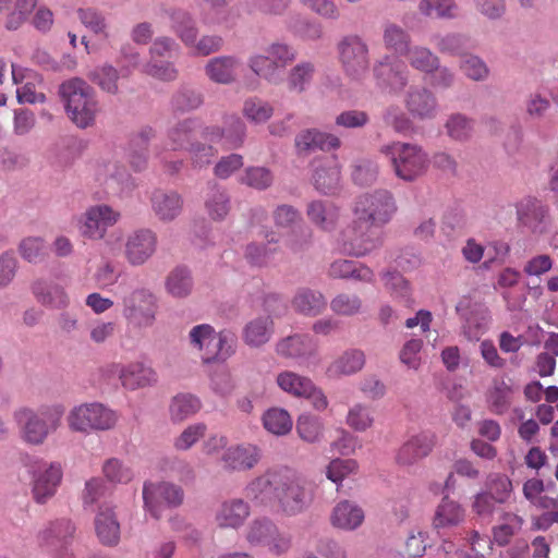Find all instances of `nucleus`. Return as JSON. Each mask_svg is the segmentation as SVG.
<instances>
[{"label":"nucleus","mask_w":558,"mask_h":558,"mask_svg":"<svg viewBox=\"0 0 558 558\" xmlns=\"http://www.w3.org/2000/svg\"><path fill=\"white\" fill-rule=\"evenodd\" d=\"M98 180L111 190H118L130 181L126 169L117 162H108L98 169Z\"/></svg>","instance_id":"obj_41"},{"label":"nucleus","mask_w":558,"mask_h":558,"mask_svg":"<svg viewBox=\"0 0 558 558\" xmlns=\"http://www.w3.org/2000/svg\"><path fill=\"white\" fill-rule=\"evenodd\" d=\"M384 43L388 49L402 52L408 46L409 36L402 27L388 24L384 31Z\"/></svg>","instance_id":"obj_57"},{"label":"nucleus","mask_w":558,"mask_h":558,"mask_svg":"<svg viewBox=\"0 0 558 558\" xmlns=\"http://www.w3.org/2000/svg\"><path fill=\"white\" fill-rule=\"evenodd\" d=\"M170 20L171 28L185 45L190 46L195 43L197 31L186 12L175 11L170 15Z\"/></svg>","instance_id":"obj_46"},{"label":"nucleus","mask_w":558,"mask_h":558,"mask_svg":"<svg viewBox=\"0 0 558 558\" xmlns=\"http://www.w3.org/2000/svg\"><path fill=\"white\" fill-rule=\"evenodd\" d=\"M157 234L147 228L131 232L124 244V257L134 267L145 265L157 252Z\"/></svg>","instance_id":"obj_11"},{"label":"nucleus","mask_w":558,"mask_h":558,"mask_svg":"<svg viewBox=\"0 0 558 558\" xmlns=\"http://www.w3.org/2000/svg\"><path fill=\"white\" fill-rule=\"evenodd\" d=\"M435 445V436L430 432L412 435L399 449L397 459L402 465H411L427 457Z\"/></svg>","instance_id":"obj_17"},{"label":"nucleus","mask_w":558,"mask_h":558,"mask_svg":"<svg viewBox=\"0 0 558 558\" xmlns=\"http://www.w3.org/2000/svg\"><path fill=\"white\" fill-rule=\"evenodd\" d=\"M315 350V342L307 336L288 337L276 345L277 353L287 359H306L313 355Z\"/></svg>","instance_id":"obj_27"},{"label":"nucleus","mask_w":558,"mask_h":558,"mask_svg":"<svg viewBox=\"0 0 558 558\" xmlns=\"http://www.w3.org/2000/svg\"><path fill=\"white\" fill-rule=\"evenodd\" d=\"M266 53H268L274 65H277V71H281L296 58L295 49L280 41L270 44L266 48Z\"/></svg>","instance_id":"obj_53"},{"label":"nucleus","mask_w":558,"mask_h":558,"mask_svg":"<svg viewBox=\"0 0 558 558\" xmlns=\"http://www.w3.org/2000/svg\"><path fill=\"white\" fill-rule=\"evenodd\" d=\"M418 10L425 16L451 17L456 14L457 7L452 0H422Z\"/></svg>","instance_id":"obj_51"},{"label":"nucleus","mask_w":558,"mask_h":558,"mask_svg":"<svg viewBox=\"0 0 558 558\" xmlns=\"http://www.w3.org/2000/svg\"><path fill=\"white\" fill-rule=\"evenodd\" d=\"M80 22L95 35L109 37V26L106 17L98 11L86 8L77 11Z\"/></svg>","instance_id":"obj_48"},{"label":"nucleus","mask_w":558,"mask_h":558,"mask_svg":"<svg viewBox=\"0 0 558 558\" xmlns=\"http://www.w3.org/2000/svg\"><path fill=\"white\" fill-rule=\"evenodd\" d=\"M313 380L291 371L280 372L276 376V384L283 392L294 397L303 398Z\"/></svg>","instance_id":"obj_36"},{"label":"nucleus","mask_w":558,"mask_h":558,"mask_svg":"<svg viewBox=\"0 0 558 558\" xmlns=\"http://www.w3.org/2000/svg\"><path fill=\"white\" fill-rule=\"evenodd\" d=\"M395 210V202L386 191L366 194L357 201L356 219L344 233L353 254L364 255L376 247L379 243L377 227L388 222Z\"/></svg>","instance_id":"obj_2"},{"label":"nucleus","mask_w":558,"mask_h":558,"mask_svg":"<svg viewBox=\"0 0 558 558\" xmlns=\"http://www.w3.org/2000/svg\"><path fill=\"white\" fill-rule=\"evenodd\" d=\"M465 518L466 510L464 506L460 501L445 496L435 509L433 526L436 530L453 529L462 524Z\"/></svg>","instance_id":"obj_22"},{"label":"nucleus","mask_w":558,"mask_h":558,"mask_svg":"<svg viewBox=\"0 0 558 558\" xmlns=\"http://www.w3.org/2000/svg\"><path fill=\"white\" fill-rule=\"evenodd\" d=\"M206 432L207 426L204 423L191 424L174 439L173 446L179 451L189 450L206 435Z\"/></svg>","instance_id":"obj_49"},{"label":"nucleus","mask_w":558,"mask_h":558,"mask_svg":"<svg viewBox=\"0 0 558 558\" xmlns=\"http://www.w3.org/2000/svg\"><path fill=\"white\" fill-rule=\"evenodd\" d=\"M94 524L96 535L102 544L114 545L118 543L120 538V524L111 507L107 505L100 506Z\"/></svg>","instance_id":"obj_23"},{"label":"nucleus","mask_w":558,"mask_h":558,"mask_svg":"<svg viewBox=\"0 0 558 558\" xmlns=\"http://www.w3.org/2000/svg\"><path fill=\"white\" fill-rule=\"evenodd\" d=\"M247 64L254 74L269 83L278 84L282 80L281 71H277V65H274L266 52L251 56Z\"/></svg>","instance_id":"obj_37"},{"label":"nucleus","mask_w":558,"mask_h":558,"mask_svg":"<svg viewBox=\"0 0 558 558\" xmlns=\"http://www.w3.org/2000/svg\"><path fill=\"white\" fill-rule=\"evenodd\" d=\"M121 213L110 205L97 204L89 206L77 219V230L87 240L104 239L108 228L117 225Z\"/></svg>","instance_id":"obj_8"},{"label":"nucleus","mask_w":558,"mask_h":558,"mask_svg":"<svg viewBox=\"0 0 558 558\" xmlns=\"http://www.w3.org/2000/svg\"><path fill=\"white\" fill-rule=\"evenodd\" d=\"M202 408L201 400L191 393H178L171 398L168 413L173 423H182L195 415Z\"/></svg>","instance_id":"obj_29"},{"label":"nucleus","mask_w":558,"mask_h":558,"mask_svg":"<svg viewBox=\"0 0 558 558\" xmlns=\"http://www.w3.org/2000/svg\"><path fill=\"white\" fill-rule=\"evenodd\" d=\"M340 60L348 73L356 75L367 66V47L357 37L344 38L339 44Z\"/></svg>","instance_id":"obj_19"},{"label":"nucleus","mask_w":558,"mask_h":558,"mask_svg":"<svg viewBox=\"0 0 558 558\" xmlns=\"http://www.w3.org/2000/svg\"><path fill=\"white\" fill-rule=\"evenodd\" d=\"M314 72L315 66L312 62L303 61L298 63L288 73V87L293 92H303L310 84Z\"/></svg>","instance_id":"obj_45"},{"label":"nucleus","mask_w":558,"mask_h":558,"mask_svg":"<svg viewBox=\"0 0 558 558\" xmlns=\"http://www.w3.org/2000/svg\"><path fill=\"white\" fill-rule=\"evenodd\" d=\"M305 7L324 19L336 20L340 10L335 0H300Z\"/></svg>","instance_id":"obj_61"},{"label":"nucleus","mask_w":558,"mask_h":558,"mask_svg":"<svg viewBox=\"0 0 558 558\" xmlns=\"http://www.w3.org/2000/svg\"><path fill=\"white\" fill-rule=\"evenodd\" d=\"M163 289L168 296L174 300H185L194 289L191 271L185 267L173 268L165 278Z\"/></svg>","instance_id":"obj_24"},{"label":"nucleus","mask_w":558,"mask_h":558,"mask_svg":"<svg viewBox=\"0 0 558 558\" xmlns=\"http://www.w3.org/2000/svg\"><path fill=\"white\" fill-rule=\"evenodd\" d=\"M32 493L36 502L45 504L57 492L62 480L58 462L38 461L31 469Z\"/></svg>","instance_id":"obj_9"},{"label":"nucleus","mask_w":558,"mask_h":558,"mask_svg":"<svg viewBox=\"0 0 558 558\" xmlns=\"http://www.w3.org/2000/svg\"><path fill=\"white\" fill-rule=\"evenodd\" d=\"M407 107L420 118H430L437 110L435 97L424 88H415L408 94Z\"/></svg>","instance_id":"obj_30"},{"label":"nucleus","mask_w":558,"mask_h":558,"mask_svg":"<svg viewBox=\"0 0 558 558\" xmlns=\"http://www.w3.org/2000/svg\"><path fill=\"white\" fill-rule=\"evenodd\" d=\"M251 515L250 505L241 498L225 500L215 513V522L221 529L238 530Z\"/></svg>","instance_id":"obj_15"},{"label":"nucleus","mask_w":558,"mask_h":558,"mask_svg":"<svg viewBox=\"0 0 558 558\" xmlns=\"http://www.w3.org/2000/svg\"><path fill=\"white\" fill-rule=\"evenodd\" d=\"M511 389L502 380L494 381L487 392V403L489 409L501 414L507 411L510 405Z\"/></svg>","instance_id":"obj_44"},{"label":"nucleus","mask_w":558,"mask_h":558,"mask_svg":"<svg viewBox=\"0 0 558 558\" xmlns=\"http://www.w3.org/2000/svg\"><path fill=\"white\" fill-rule=\"evenodd\" d=\"M296 432L306 442H317L323 438V421L311 414H302L296 422Z\"/></svg>","instance_id":"obj_43"},{"label":"nucleus","mask_w":558,"mask_h":558,"mask_svg":"<svg viewBox=\"0 0 558 558\" xmlns=\"http://www.w3.org/2000/svg\"><path fill=\"white\" fill-rule=\"evenodd\" d=\"M486 490L493 495L496 502L507 501L512 493V483L508 476L502 474L490 475L486 481Z\"/></svg>","instance_id":"obj_54"},{"label":"nucleus","mask_w":558,"mask_h":558,"mask_svg":"<svg viewBox=\"0 0 558 558\" xmlns=\"http://www.w3.org/2000/svg\"><path fill=\"white\" fill-rule=\"evenodd\" d=\"M189 338L191 345L205 363L225 360L230 354L228 336L216 332L210 325L194 326L189 332Z\"/></svg>","instance_id":"obj_7"},{"label":"nucleus","mask_w":558,"mask_h":558,"mask_svg":"<svg viewBox=\"0 0 558 558\" xmlns=\"http://www.w3.org/2000/svg\"><path fill=\"white\" fill-rule=\"evenodd\" d=\"M383 151L390 157L396 174L403 180L416 179L428 167L427 155L416 145L395 143Z\"/></svg>","instance_id":"obj_6"},{"label":"nucleus","mask_w":558,"mask_h":558,"mask_svg":"<svg viewBox=\"0 0 558 558\" xmlns=\"http://www.w3.org/2000/svg\"><path fill=\"white\" fill-rule=\"evenodd\" d=\"M88 77L106 93L116 94L119 89V74L111 64L105 63L95 68L88 73Z\"/></svg>","instance_id":"obj_42"},{"label":"nucleus","mask_w":558,"mask_h":558,"mask_svg":"<svg viewBox=\"0 0 558 558\" xmlns=\"http://www.w3.org/2000/svg\"><path fill=\"white\" fill-rule=\"evenodd\" d=\"M292 306L302 315L316 316L325 308L326 301L319 292L304 289L295 294Z\"/></svg>","instance_id":"obj_35"},{"label":"nucleus","mask_w":558,"mask_h":558,"mask_svg":"<svg viewBox=\"0 0 558 558\" xmlns=\"http://www.w3.org/2000/svg\"><path fill=\"white\" fill-rule=\"evenodd\" d=\"M62 410L38 411L28 407H21L13 413V420L19 427L21 439L31 446L43 445L50 434L54 433L61 424Z\"/></svg>","instance_id":"obj_3"},{"label":"nucleus","mask_w":558,"mask_h":558,"mask_svg":"<svg viewBox=\"0 0 558 558\" xmlns=\"http://www.w3.org/2000/svg\"><path fill=\"white\" fill-rule=\"evenodd\" d=\"M408 61L412 68L426 74L439 71L444 80L449 83L452 74L447 69H440L438 58L425 47H413L408 51Z\"/></svg>","instance_id":"obj_25"},{"label":"nucleus","mask_w":558,"mask_h":558,"mask_svg":"<svg viewBox=\"0 0 558 558\" xmlns=\"http://www.w3.org/2000/svg\"><path fill=\"white\" fill-rule=\"evenodd\" d=\"M329 520L335 529L352 532L363 525L365 512L356 502L342 500L332 508Z\"/></svg>","instance_id":"obj_18"},{"label":"nucleus","mask_w":558,"mask_h":558,"mask_svg":"<svg viewBox=\"0 0 558 558\" xmlns=\"http://www.w3.org/2000/svg\"><path fill=\"white\" fill-rule=\"evenodd\" d=\"M19 252L27 262L38 263L45 258L47 246L44 239L39 236H28L21 241Z\"/></svg>","instance_id":"obj_50"},{"label":"nucleus","mask_w":558,"mask_h":558,"mask_svg":"<svg viewBox=\"0 0 558 558\" xmlns=\"http://www.w3.org/2000/svg\"><path fill=\"white\" fill-rule=\"evenodd\" d=\"M11 74L14 84H20L16 89L19 102L37 104L44 102L46 97L41 88L40 76L28 69L20 65H11Z\"/></svg>","instance_id":"obj_14"},{"label":"nucleus","mask_w":558,"mask_h":558,"mask_svg":"<svg viewBox=\"0 0 558 558\" xmlns=\"http://www.w3.org/2000/svg\"><path fill=\"white\" fill-rule=\"evenodd\" d=\"M365 355L362 351L350 350L333 360L327 367L329 377L350 376L363 368Z\"/></svg>","instance_id":"obj_28"},{"label":"nucleus","mask_w":558,"mask_h":558,"mask_svg":"<svg viewBox=\"0 0 558 558\" xmlns=\"http://www.w3.org/2000/svg\"><path fill=\"white\" fill-rule=\"evenodd\" d=\"M307 214L310 219L322 228H329L337 219V209L323 202L311 203Z\"/></svg>","instance_id":"obj_52"},{"label":"nucleus","mask_w":558,"mask_h":558,"mask_svg":"<svg viewBox=\"0 0 558 558\" xmlns=\"http://www.w3.org/2000/svg\"><path fill=\"white\" fill-rule=\"evenodd\" d=\"M102 475L112 485H126L134 478L132 466L119 458H109L102 463Z\"/></svg>","instance_id":"obj_32"},{"label":"nucleus","mask_w":558,"mask_h":558,"mask_svg":"<svg viewBox=\"0 0 558 558\" xmlns=\"http://www.w3.org/2000/svg\"><path fill=\"white\" fill-rule=\"evenodd\" d=\"M275 529L276 525L270 520L255 519L246 529V541L253 546H264Z\"/></svg>","instance_id":"obj_47"},{"label":"nucleus","mask_w":558,"mask_h":558,"mask_svg":"<svg viewBox=\"0 0 558 558\" xmlns=\"http://www.w3.org/2000/svg\"><path fill=\"white\" fill-rule=\"evenodd\" d=\"M170 137L174 148H184L187 144H191L189 148L191 159L196 167L202 168L208 165L215 156V149L211 145L198 141L191 143L194 140V135L185 126L172 130Z\"/></svg>","instance_id":"obj_20"},{"label":"nucleus","mask_w":558,"mask_h":558,"mask_svg":"<svg viewBox=\"0 0 558 558\" xmlns=\"http://www.w3.org/2000/svg\"><path fill=\"white\" fill-rule=\"evenodd\" d=\"M149 202L153 214L161 222L173 221L183 209V198L174 191L155 190Z\"/></svg>","instance_id":"obj_16"},{"label":"nucleus","mask_w":558,"mask_h":558,"mask_svg":"<svg viewBox=\"0 0 558 558\" xmlns=\"http://www.w3.org/2000/svg\"><path fill=\"white\" fill-rule=\"evenodd\" d=\"M377 77L384 86L397 92L405 85V76L396 72L389 64L380 63L377 68Z\"/></svg>","instance_id":"obj_59"},{"label":"nucleus","mask_w":558,"mask_h":558,"mask_svg":"<svg viewBox=\"0 0 558 558\" xmlns=\"http://www.w3.org/2000/svg\"><path fill=\"white\" fill-rule=\"evenodd\" d=\"M272 107L259 99H248L243 107L244 116L254 123H264L272 116Z\"/></svg>","instance_id":"obj_56"},{"label":"nucleus","mask_w":558,"mask_h":558,"mask_svg":"<svg viewBox=\"0 0 558 558\" xmlns=\"http://www.w3.org/2000/svg\"><path fill=\"white\" fill-rule=\"evenodd\" d=\"M98 180L111 190H118L130 181L126 169L117 162H108L98 169Z\"/></svg>","instance_id":"obj_40"},{"label":"nucleus","mask_w":558,"mask_h":558,"mask_svg":"<svg viewBox=\"0 0 558 558\" xmlns=\"http://www.w3.org/2000/svg\"><path fill=\"white\" fill-rule=\"evenodd\" d=\"M339 182V169L335 165L318 166L314 172L315 186L322 192L333 190Z\"/></svg>","instance_id":"obj_55"},{"label":"nucleus","mask_w":558,"mask_h":558,"mask_svg":"<svg viewBox=\"0 0 558 558\" xmlns=\"http://www.w3.org/2000/svg\"><path fill=\"white\" fill-rule=\"evenodd\" d=\"M260 459V449L253 444H240L229 447L222 454L225 468L232 471L252 470Z\"/></svg>","instance_id":"obj_21"},{"label":"nucleus","mask_w":558,"mask_h":558,"mask_svg":"<svg viewBox=\"0 0 558 558\" xmlns=\"http://www.w3.org/2000/svg\"><path fill=\"white\" fill-rule=\"evenodd\" d=\"M65 422L71 433L87 436L94 432L112 429L117 425L118 415L98 402L81 403L70 409Z\"/></svg>","instance_id":"obj_5"},{"label":"nucleus","mask_w":558,"mask_h":558,"mask_svg":"<svg viewBox=\"0 0 558 558\" xmlns=\"http://www.w3.org/2000/svg\"><path fill=\"white\" fill-rule=\"evenodd\" d=\"M359 471V464L353 459H332L325 469L326 477L340 486L343 481L351 478Z\"/></svg>","instance_id":"obj_38"},{"label":"nucleus","mask_w":558,"mask_h":558,"mask_svg":"<svg viewBox=\"0 0 558 558\" xmlns=\"http://www.w3.org/2000/svg\"><path fill=\"white\" fill-rule=\"evenodd\" d=\"M272 332V319L269 315H260L252 319L244 329L245 342L252 347L266 343Z\"/></svg>","instance_id":"obj_34"},{"label":"nucleus","mask_w":558,"mask_h":558,"mask_svg":"<svg viewBox=\"0 0 558 558\" xmlns=\"http://www.w3.org/2000/svg\"><path fill=\"white\" fill-rule=\"evenodd\" d=\"M347 424L356 430H365L372 426L373 417L366 407L355 404L348 412Z\"/></svg>","instance_id":"obj_58"},{"label":"nucleus","mask_w":558,"mask_h":558,"mask_svg":"<svg viewBox=\"0 0 558 558\" xmlns=\"http://www.w3.org/2000/svg\"><path fill=\"white\" fill-rule=\"evenodd\" d=\"M241 65L240 60L234 57H217L207 62L205 72L211 81L228 84L235 78Z\"/></svg>","instance_id":"obj_26"},{"label":"nucleus","mask_w":558,"mask_h":558,"mask_svg":"<svg viewBox=\"0 0 558 558\" xmlns=\"http://www.w3.org/2000/svg\"><path fill=\"white\" fill-rule=\"evenodd\" d=\"M37 300L51 308H64L70 303L65 289L54 283H37L34 288Z\"/></svg>","instance_id":"obj_33"},{"label":"nucleus","mask_w":558,"mask_h":558,"mask_svg":"<svg viewBox=\"0 0 558 558\" xmlns=\"http://www.w3.org/2000/svg\"><path fill=\"white\" fill-rule=\"evenodd\" d=\"M262 421L265 429L276 436L289 434L293 426L290 413L278 407L270 408L265 411Z\"/></svg>","instance_id":"obj_31"},{"label":"nucleus","mask_w":558,"mask_h":558,"mask_svg":"<svg viewBox=\"0 0 558 558\" xmlns=\"http://www.w3.org/2000/svg\"><path fill=\"white\" fill-rule=\"evenodd\" d=\"M244 182L257 190H263L271 185L272 174L264 167L248 168L245 172Z\"/></svg>","instance_id":"obj_64"},{"label":"nucleus","mask_w":558,"mask_h":558,"mask_svg":"<svg viewBox=\"0 0 558 558\" xmlns=\"http://www.w3.org/2000/svg\"><path fill=\"white\" fill-rule=\"evenodd\" d=\"M423 342L420 339L409 340L400 352L401 362L411 369H417L421 365L420 352Z\"/></svg>","instance_id":"obj_63"},{"label":"nucleus","mask_w":558,"mask_h":558,"mask_svg":"<svg viewBox=\"0 0 558 558\" xmlns=\"http://www.w3.org/2000/svg\"><path fill=\"white\" fill-rule=\"evenodd\" d=\"M38 2L39 0H15L7 15L5 27L11 31L22 27L31 19Z\"/></svg>","instance_id":"obj_39"},{"label":"nucleus","mask_w":558,"mask_h":558,"mask_svg":"<svg viewBox=\"0 0 558 558\" xmlns=\"http://www.w3.org/2000/svg\"><path fill=\"white\" fill-rule=\"evenodd\" d=\"M61 96L69 118L78 126L87 128L95 121L98 105L94 90L80 78L61 85Z\"/></svg>","instance_id":"obj_4"},{"label":"nucleus","mask_w":558,"mask_h":558,"mask_svg":"<svg viewBox=\"0 0 558 558\" xmlns=\"http://www.w3.org/2000/svg\"><path fill=\"white\" fill-rule=\"evenodd\" d=\"M461 70L472 80L481 81L488 76V68L476 56L465 54L461 63Z\"/></svg>","instance_id":"obj_60"},{"label":"nucleus","mask_w":558,"mask_h":558,"mask_svg":"<svg viewBox=\"0 0 558 558\" xmlns=\"http://www.w3.org/2000/svg\"><path fill=\"white\" fill-rule=\"evenodd\" d=\"M208 214L214 219H222L229 213V197L225 192H213L206 202Z\"/></svg>","instance_id":"obj_62"},{"label":"nucleus","mask_w":558,"mask_h":558,"mask_svg":"<svg viewBox=\"0 0 558 558\" xmlns=\"http://www.w3.org/2000/svg\"><path fill=\"white\" fill-rule=\"evenodd\" d=\"M143 499L147 510L156 515L158 507L162 504L179 506L183 501V490L170 483L148 482L143 487Z\"/></svg>","instance_id":"obj_13"},{"label":"nucleus","mask_w":558,"mask_h":558,"mask_svg":"<svg viewBox=\"0 0 558 558\" xmlns=\"http://www.w3.org/2000/svg\"><path fill=\"white\" fill-rule=\"evenodd\" d=\"M157 298L149 289L134 290L123 299V315L137 326H151L156 319Z\"/></svg>","instance_id":"obj_10"},{"label":"nucleus","mask_w":558,"mask_h":558,"mask_svg":"<svg viewBox=\"0 0 558 558\" xmlns=\"http://www.w3.org/2000/svg\"><path fill=\"white\" fill-rule=\"evenodd\" d=\"M247 496L274 512L293 517L310 505L302 478L292 470H270L253 480L246 487Z\"/></svg>","instance_id":"obj_1"},{"label":"nucleus","mask_w":558,"mask_h":558,"mask_svg":"<svg viewBox=\"0 0 558 558\" xmlns=\"http://www.w3.org/2000/svg\"><path fill=\"white\" fill-rule=\"evenodd\" d=\"M119 376L121 385L131 391L153 387L158 383V374L143 362H133L128 365L113 367Z\"/></svg>","instance_id":"obj_12"}]
</instances>
